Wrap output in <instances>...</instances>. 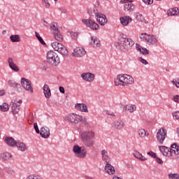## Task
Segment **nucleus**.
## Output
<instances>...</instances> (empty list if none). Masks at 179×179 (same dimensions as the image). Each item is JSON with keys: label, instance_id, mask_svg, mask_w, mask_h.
<instances>
[{"label": "nucleus", "instance_id": "f257e3e1", "mask_svg": "<svg viewBox=\"0 0 179 179\" xmlns=\"http://www.w3.org/2000/svg\"><path fill=\"white\" fill-rule=\"evenodd\" d=\"M96 136V134L93 130H87L84 131L80 134L81 141L83 142V145L85 146V148H93L94 145H96V141L94 139Z\"/></svg>", "mask_w": 179, "mask_h": 179}, {"label": "nucleus", "instance_id": "f03ea898", "mask_svg": "<svg viewBox=\"0 0 179 179\" xmlns=\"http://www.w3.org/2000/svg\"><path fill=\"white\" fill-rule=\"evenodd\" d=\"M115 86H128L134 83V78L128 74H120L114 80Z\"/></svg>", "mask_w": 179, "mask_h": 179}, {"label": "nucleus", "instance_id": "7ed1b4c3", "mask_svg": "<svg viewBox=\"0 0 179 179\" xmlns=\"http://www.w3.org/2000/svg\"><path fill=\"white\" fill-rule=\"evenodd\" d=\"M46 62L49 64V65H52V66H58L61 60L55 52L50 50L47 52Z\"/></svg>", "mask_w": 179, "mask_h": 179}, {"label": "nucleus", "instance_id": "20e7f679", "mask_svg": "<svg viewBox=\"0 0 179 179\" xmlns=\"http://www.w3.org/2000/svg\"><path fill=\"white\" fill-rule=\"evenodd\" d=\"M93 12H95L94 9L88 10L90 17L89 19H83L82 22L87 27H90V29H92V30H99V24L92 20Z\"/></svg>", "mask_w": 179, "mask_h": 179}, {"label": "nucleus", "instance_id": "39448f33", "mask_svg": "<svg viewBox=\"0 0 179 179\" xmlns=\"http://www.w3.org/2000/svg\"><path fill=\"white\" fill-rule=\"evenodd\" d=\"M73 152L78 159H85L87 155V150L85 147H80L78 145H75L73 147Z\"/></svg>", "mask_w": 179, "mask_h": 179}, {"label": "nucleus", "instance_id": "423d86ee", "mask_svg": "<svg viewBox=\"0 0 179 179\" xmlns=\"http://www.w3.org/2000/svg\"><path fill=\"white\" fill-rule=\"evenodd\" d=\"M64 120L67 122H71V124H79V122H81L82 120H83V117L75 113H71L66 115Z\"/></svg>", "mask_w": 179, "mask_h": 179}, {"label": "nucleus", "instance_id": "0eeeda50", "mask_svg": "<svg viewBox=\"0 0 179 179\" xmlns=\"http://www.w3.org/2000/svg\"><path fill=\"white\" fill-rule=\"evenodd\" d=\"M119 44L124 48H129L135 44V42L131 38L121 37L119 39Z\"/></svg>", "mask_w": 179, "mask_h": 179}, {"label": "nucleus", "instance_id": "6e6552de", "mask_svg": "<svg viewBox=\"0 0 179 179\" xmlns=\"http://www.w3.org/2000/svg\"><path fill=\"white\" fill-rule=\"evenodd\" d=\"M167 136V131L164 128L159 129L157 133V141L159 145H163Z\"/></svg>", "mask_w": 179, "mask_h": 179}, {"label": "nucleus", "instance_id": "1a4fd4ad", "mask_svg": "<svg viewBox=\"0 0 179 179\" xmlns=\"http://www.w3.org/2000/svg\"><path fill=\"white\" fill-rule=\"evenodd\" d=\"M21 86L27 92H29V93H33V87H31V81L30 80L25 78H22Z\"/></svg>", "mask_w": 179, "mask_h": 179}, {"label": "nucleus", "instance_id": "9d476101", "mask_svg": "<svg viewBox=\"0 0 179 179\" xmlns=\"http://www.w3.org/2000/svg\"><path fill=\"white\" fill-rule=\"evenodd\" d=\"M120 3H125L124 9V10H127V12H133L135 9V6L132 3V0H121Z\"/></svg>", "mask_w": 179, "mask_h": 179}, {"label": "nucleus", "instance_id": "9b49d317", "mask_svg": "<svg viewBox=\"0 0 179 179\" xmlns=\"http://www.w3.org/2000/svg\"><path fill=\"white\" fill-rule=\"evenodd\" d=\"M94 15H96V20L99 22V24L101 26H104L105 24H107V17L106 15L101 14L100 13H94L93 12Z\"/></svg>", "mask_w": 179, "mask_h": 179}, {"label": "nucleus", "instance_id": "f8f14e48", "mask_svg": "<svg viewBox=\"0 0 179 179\" xmlns=\"http://www.w3.org/2000/svg\"><path fill=\"white\" fill-rule=\"evenodd\" d=\"M39 134L41 138H44V139H47L50 138V129L47 126H44L41 128V131Z\"/></svg>", "mask_w": 179, "mask_h": 179}, {"label": "nucleus", "instance_id": "ddd939ff", "mask_svg": "<svg viewBox=\"0 0 179 179\" xmlns=\"http://www.w3.org/2000/svg\"><path fill=\"white\" fill-rule=\"evenodd\" d=\"M86 50H85L83 48H76L74 49L73 55V57H76L77 58L83 57V55H85Z\"/></svg>", "mask_w": 179, "mask_h": 179}, {"label": "nucleus", "instance_id": "4468645a", "mask_svg": "<svg viewBox=\"0 0 179 179\" xmlns=\"http://www.w3.org/2000/svg\"><path fill=\"white\" fill-rule=\"evenodd\" d=\"M10 107L13 114H17L20 111V105L17 104V101H12Z\"/></svg>", "mask_w": 179, "mask_h": 179}, {"label": "nucleus", "instance_id": "2eb2a0df", "mask_svg": "<svg viewBox=\"0 0 179 179\" xmlns=\"http://www.w3.org/2000/svg\"><path fill=\"white\" fill-rule=\"evenodd\" d=\"M81 78L86 82H93L94 80V74L92 73H84L81 75Z\"/></svg>", "mask_w": 179, "mask_h": 179}, {"label": "nucleus", "instance_id": "dca6fc26", "mask_svg": "<svg viewBox=\"0 0 179 179\" xmlns=\"http://www.w3.org/2000/svg\"><path fill=\"white\" fill-rule=\"evenodd\" d=\"M8 63L10 69H12L15 72H19V67H17V65H16V64H15V62H13V58L8 57Z\"/></svg>", "mask_w": 179, "mask_h": 179}, {"label": "nucleus", "instance_id": "f3484780", "mask_svg": "<svg viewBox=\"0 0 179 179\" xmlns=\"http://www.w3.org/2000/svg\"><path fill=\"white\" fill-rule=\"evenodd\" d=\"M8 85L10 87H15V89H17V91L22 92V87H20V84L16 83L13 80H10L8 81Z\"/></svg>", "mask_w": 179, "mask_h": 179}, {"label": "nucleus", "instance_id": "a211bd4d", "mask_svg": "<svg viewBox=\"0 0 179 179\" xmlns=\"http://www.w3.org/2000/svg\"><path fill=\"white\" fill-rule=\"evenodd\" d=\"M5 142L8 146H10L11 148L16 146V144L17 143V141H16L15 139L12 137H6Z\"/></svg>", "mask_w": 179, "mask_h": 179}, {"label": "nucleus", "instance_id": "6ab92c4d", "mask_svg": "<svg viewBox=\"0 0 179 179\" xmlns=\"http://www.w3.org/2000/svg\"><path fill=\"white\" fill-rule=\"evenodd\" d=\"M105 171L110 176L115 174V169H114V166H111L109 163H106L105 166Z\"/></svg>", "mask_w": 179, "mask_h": 179}, {"label": "nucleus", "instance_id": "aec40b11", "mask_svg": "<svg viewBox=\"0 0 179 179\" xmlns=\"http://www.w3.org/2000/svg\"><path fill=\"white\" fill-rule=\"evenodd\" d=\"M43 90L45 97L46 99H50V97H51V90L50 89V86H48L47 84H45L43 85Z\"/></svg>", "mask_w": 179, "mask_h": 179}, {"label": "nucleus", "instance_id": "412c9836", "mask_svg": "<svg viewBox=\"0 0 179 179\" xmlns=\"http://www.w3.org/2000/svg\"><path fill=\"white\" fill-rule=\"evenodd\" d=\"M75 108L78 111H82L83 113H87V106L85 103H76Z\"/></svg>", "mask_w": 179, "mask_h": 179}, {"label": "nucleus", "instance_id": "4be33fe9", "mask_svg": "<svg viewBox=\"0 0 179 179\" xmlns=\"http://www.w3.org/2000/svg\"><path fill=\"white\" fill-rule=\"evenodd\" d=\"M120 20L122 26H128V24L132 22V19H131L129 16L121 17Z\"/></svg>", "mask_w": 179, "mask_h": 179}, {"label": "nucleus", "instance_id": "5701e85b", "mask_svg": "<svg viewBox=\"0 0 179 179\" xmlns=\"http://www.w3.org/2000/svg\"><path fill=\"white\" fill-rule=\"evenodd\" d=\"M136 48L137 51H139L141 54H143V55H149V50L145 48H142V46L138 43L136 44Z\"/></svg>", "mask_w": 179, "mask_h": 179}, {"label": "nucleus", "instance_id": "b1692460", "mask_svg": "<svg viewBox=\"0 0 179 179\" xmlns=\"http://www.w3.org/2000/svg\"><path fill=\"white\" fill-rule=\"evenodd\" d=\"M57 52H59V54H61V55H62L63 57H68V55H69L68 49H66V47H65V45H64L60 47V48L57 50Z\"/></svg>", "mask_w": 179, "mask_h": 179}, {"label": "nucleus", "instance_id": "393cba45", "mask_svg": "<svg viewBox=\"0 0 179 179\" xmlns=\"http://www.w3.org/2000/svg\"><path fill=\"white\" fill-rule=\"evenodd\" d=\"M15 146H17L18 150H20L21 152H26V150H27V147L26 146V144L20 141H17V144H15Z\"/></svg>", "mask_w": 179, "mask_h": 179}, {"label": "nucleus", "instance_id": "a878e982", "mask_svg": "<svg viewBox=\"0 0 179 179\" xmlns=\"http://www.w3.org/2000/svg\"><path fill=\"white\" fill-rule=\"evenodd\" d=\"M124 122L116 120L113 123V128L117 130L122 129V128H124Z\"/></svg>", "mask_w": 179, "mask_h": 179}, {"label": "nucleus", "instance_id": "bb28decb", "mask_svg": "<svg viewBox=\"0 0 179 179\" xmlns=\"http://www.w3.org/2000/svg\"><path fill=\"white\" fill-rule=\"evenodd\" d=\"M168 16H176L179 15L178 8H173L168 10Z\"/></svg>", "mask_w": 179, "mask_h": 179}, {"label": "nucleus", "instance_id": "cd10ccee", "mask_svg": "<svg viewBox=\"0 0 179 179\" xmlns=\"http://www.w3.org/2000/svg\"><path fill=\"white\" fill-rule=\"evenodd\" d=\"M147 43L148 44H150L151 45H154V44H156L157 43V38L155 37L153 35H148V38L147 39Z\"/></svg>", "mask_w": 179, "mask_h": 179}, {"label": "nucleus", "instance_id": "c85d7f7f", "mask_svg": "<svg viewBox=\"0 0 179 179\" xmlns=\"http://www.w3.org/2000/svg\"><path fill=\"white\" fill-rule=\"evenodd\" d=\"M54 38L57 40V41L62 42L64 41V37L59 31H55L53 34Z\"/></svg>", "mask_w": 179, "mask_h": 179}, {"label": "nucleus", "instance_id": "c756f323", "mask_svg": "<svg viewBox=\"0 0 179 179\" xmlns=\"http://www.w3.org/2000/svg\"><path fill=\"white\" fill-rule=\"evenodd\" d=\"M159 150L161 152V153L163 155V156H168L169 157V148L164 146V145H159Z\"/></svg>", "mask_w": 179, "mask_h": 179}, {"label": "nucleus", "instance_id": "7c9ffc66", "mask_svg": "<svg viewBox=\"0 0 179 179\" xmlns=\"http://www.w3.org/2000/svg\"><path fill=\"white\" fill-rule=\"evenodd\" d=\"M90 44L94 45V47H100V40L96 36H92Z\"/></svg>", "mask_w": 179, "mask_h": 179}, {"label": "nucleus", "instance_id": "2f4dec72", "mask_svg": "<svg viewBox=\"0 0 179 179\" xmlns=\"http://www.w3.org/2000/svg\"><path fill=\"white\" fill-rule=\"evenodd\" d=\"M133 155L136 159H138V160H141V162H145V160H146V158L138 151H134Z\"/></svg>", "mask_w": 179, "mask_h": 179}, {"label": "nucleus", "instance_id": "473e14b6", "mask_svg": "<svg viewBox=\"0 0 179 179\" xmlns=\"http://www.w3.org/2000/svg\"><path fill=\"white\" fill-rule=\"evenodd\" d=\"M0 159L2 160H10L12 159V154L9 152H3L0 154Z\"/></svg>", "mask_w": 179, "mask_h": 179}, {"label": "nucleus", "instance_id": "72a5a7b5", "mask_svg": "<svg viewBox=\"0 0 179 179\" xmlns=\"http://www.w3.org/2000/svg\"><path fill=\"white\" fill-rule=\"evenodd\" d=\"M123 110H124L125 111L128 110L129 113H134V111L136 110V106H135V105H130L129 106L125 105L123 108Z\"/></svg>", "mask_w": 179, "mask_h": 179}, {"label": "nucleus", "instance_id": "f704fd0d", "mask_svg": "<svg viewBox=\"0 0 179 179\" xmlns=\"http://www.w3.org/2000/svg\"><path fill=\"white\" fill-rule=\"evenodd\" d=\"M62 44L61 43H58V42H53L51 43V46L52 47L53 50H55V51H58L60 48V47H62Z\"/></svg>", "mask_w": 179, "mask_h": 179}, {"label": "nucleus", "instance_id": "c9c22d12", "mask_svg": "<svg viewBox=\"0 0 179 179\" xmlns=\"http://www.w3.org/2000/svg\"><path fill=\"white\" fill-rule=\"evenodd\" d=\"M10 40L12 43H19V41H20V36H19V35H11Z\"/></svg>", "mask_w": 179, "mask_h": 179}, {"label": "nucleus", "instance_id": "e433bc0d", "mask_svg": "<svg viewBox=\"0 0 179 179\" xmlns=\"http://www.w3.org/2000/svg\"><path fill=\"white\" fill-rule=\"evenodd\" d=\"M57 22H52L50 24V30L51 31H52L53 34L54 33H55V31H59V30H58V27H57Z\"/></svg>", "mask_w": 179, "mask_h": 179}, {"label": "nucleus", "instance_id": "4c0bfd02", "mask_svg": "<svg viewBox=\"0 0 179 179\" xmlns=\"http://www.w3.org/2000/svg\"><path fill=\"white\" fill-rule=\"evenodd\" d=\"M171 148L173 150V155H179V146L177 143H173L172 145H171Z\"/></svg>", "mask_w": 179, "mask_h": 179}, {"label": "nucleus", "instance_id": "58836bf2", "mask_svg": "<svg viewBox=\"0 0 179 179\" xmlns=\"http://www.w3.org/2000/svg\"><path fill=\"white\" fill-rule=\"evenodd\" d=\"M9 110V105L6 103H3L2 105H0V110L5 112Z\"/></svg>", "mask_w": 179, "mask_h": 179}, {"label": "nucleus", "instance_id": "ea45409f", "mask_svg": "<svg viewBox=\"0 0 179 179\" xmlns=\"http://www.w3.org/2000/svg\"><path fill=\"white\" fill-rule=\"evenodd\" d=\"M136 19L138 22H145V17H143V15H142V14H141L139 13H136Z\"/></svg>", "mask_w": 179, "mask_h": 179}, {"label": "nucleus", "instance_id": "a19ab883", "mask_svg": "<svg viewBox=\"0 0 179 179\" xmlns=\"http://www.w3.org/2000/svg\"><path fill=\"white\" fill-rule=\"evenodd\" d=\"M35 36L36 38H38V41H40L41 44H42L43 45H45V42H44V40H43V38L40 36V34H38V32L36 31Z\"/></svg>", "mask_w": 179, "mask_h": 179}, {"label": "nucleus", "instance_id": "79ce46f5", "mask_svg": "<svg viewBox=\"0 0 179 179\" xmlns=\"http://www.w3.org/2000/svg\"><path fill=\"white\" fill-rule=\"evenodd\" d=\"M148 37H149V34H148L146 33L141 34V36H140V38L143 41H148Z\"/></svg>", "mask_w": 179, "mask_h": 179}, {"label": "nucleus", "instance_id": "37998d69", "mask_svg": "<svg viewBox=\"0 0 179 179\" xmlns=\"http://www.w3.org/2000/svg\"><path fill=\"white\" fill-rule=\"evenodd\" d=\"M138 135L141 138H145L146 136V131L143 129H141L138 130Z\"/></svg>", "mask_w": 179, "mask_h": 179}, {"label": "nucleus", "instance_id": "c03bdc74", "mask_svg": "<svg viewBox=\"0 0 179 179\" xmlns=\"http://www.w3.org/2000/svg\"><path fill=\"white\" fill-rule=\"evenodd\" d=\"M169 178L170 179H179V175L176 173L169 174Z\"/></svg>", "mask_w": 179, "mask_h": 179}, {"label": "nucleus", "instance_id": "a18cd8bd", "mask_svg": "<svg viewBox=\"0 0 179 179\" xmlns=\"http://www.w3.org/2000/svg\"><path fill=\"white\" fill-rule=\"evenodd\" d=\"M71 34V38H73V40H76V38H78V34L77 32H71L70 33Z\"/></svg>", "mask_w": 179, "mask_h": 179}, {"label": "nucleus", "instance_id": "49530a36", "mask_svg": "<svg viewBox=\"0 0 179 179\" xmlns=\"http://www.w3.org/2000/svg\"><path fill=\"white\" fill-rule=\"evenodd\" d=\"M101 155H102V158H103V159H106V157H108V152H107L106 150H103L101 151Z\"/></svg>", "mask_w": 179, "mask_h": 179}, {"label": "nucleus", "instance_id": "de8ad7c7", "mask_svg": "<svg viewBox=\"0 0 179 179\" xmlns=\"http://www.w3.org/2000/svg\"><path fill=\"white\" fill-rule=\"evenodd\" d=\"M172 115L176 120H179V110L173 112Z\"/></svg>", "mask_w": 179, "mask_h": 179}, {"label": "nucleus", "instance_id": "09e8293b", "mask_svg": "<svg viewBox=\"0 0 179 179\" xmlns=\"http://www.w3.org/2000/svg\"><path fill=\"white\" fill-rule=\"evenodd\" d=\"M5 171H6V173L10 174L11 176H13V174H15V171H13L11 168H6Z\"/></svg>", "mask_w": 179, "mask_h": 179}, {"label": "nucleus", "instance_id": "8fccbe9b", "mask_svg": "<svg viewBox=\"0 0 179 179\" xmlns=\"http://www.w3.org/2000/svg\"><path fill=\"white\" fill-rule=\"evenodd\" d=\"M27 179H43L39 176L31 175L27 177Z\"/></svg>", "mask_w": 179, "mask_h": 179}, {"label": "nucleus", "instance_id": "3c124183", "mask_svg": "<svg viewBox=\"0 0 179 179\" xmlns=\"http://www.w3.org/2000/svg\"><path fill=\"white\" fill-rule=\"evenodd\" d=\"M138 60L141 62L143 65H148V61L146 59L142 58V57H138Z\"/></svg>", "mask_w": 179, "mask_h": 179}, {"label": "nucleus", "instance_id": "603ef678", "mask_svg": "<svg viewBox=\"0 0 179 179\" xmlns=\"http://www.w3.org/2000/svg\"><path fill=\"white\" fill-rule=\"evenodd\" d=\"M172 100L175 101V103H179V95H173Z\"/></svg>", "mask_w": 179, "mask_h": 179}, {"label": "nucleus", "instance_id": "864d4df0", "mask_svg": "<svg viewBox=\"0 0 179 179\" xmlns=\"http://www.w3.org/2000/svg\"><path fill=\"white\" fill-rule=\"evenodd\" d=\"M34 128L36 132V134H40V129H38V125H37V123H34Z\"/></svg>", "mask_w": 179, "mask_h": 179}, {"label": "nucleus", "instance_id": "5fc2aeb1", "mask_svg": "<svg viewBox=\"0 0 179 179\" xmlns=\"http://www.w3.org/2000/svg\"><path fill=\"white\" fill-rule=\"evenodd\" d=\"M148 156H150L151 157H153V159H156L157 157L156 156V153L150 151L148 152Z\"/></svg>", "mask_w": 179, "mask_h": 179}, {"label": "nucleus", "instance_id": "6e6d98bb", "mask_svg": "<svg viewBox=\"0 0 179 179\" xmlns=\"http://www.w3.org/2000/svg\"><path fill=\"white\" fill-rule=\"evenodd\" d=\"M42 2H44L45 6L47 9L50 8V2H48V0H42Z\"/></svg>", "mask_w": 179, "mask_h": 179}, {"label": "nucleus", "instance_id": "4d7b16f0", "mask_svg": "<svg viewBox=\"0 0 179 179\" xmlns=\"http://www.w3.org/2000/svg\"><path fill=\"white\" fill-rule=\"evenodd\" d=\"M143 2L146 5H152V3H153V0H143Z\"/></svg>", "mask_w": 179, "mask_h": 179}, {"label": "nucleus", "instance_id": "13d9d810", "mask_svg": "<svg viewBox=\"0 0 179 179\" xmlns=\"http://www.w3.org/2000/svg\"><path fill=\"white\" fill-rule=\"evenodd\" d=\"M155 159L158 164H163V160H162V159L159 158L158 157H155Z\"/></svg>", "mask_w": 179, "mask_h": 179}, {"label": "nucleus", "instance_id": "bf43d9fd", "mask_svg": "<svg viewBox=\"0 0 179 179\" xmlns=\"http://www.w3.org/2000/svg\"><path fill=\"white\" fill-rule=\"evenodd\" d=\"M174 150H176L173 149V148L171 147V149L169 152V157H170L171 156H173V153H174Z\"/></svg>", "mask_w": 179, "mask_h": 179}, {"label": "nucleus", "instance_id": "052dcab7", "mask_svg": "<svg viewBox=\"0 0 179 179\" xmlns=\"http://www.w3.org/2000/svg\"><path fill=\"white\" fill-rule=\"evenodd\" d=\"M59 92L60 93L64 94L65 93V89L64 88V87H59Z\"/></svg>", "mask_w": 179, "mask_h": 179}, {"label": "nucleus", "instance_id": "680f3d73", "mask_svg": "<svg viewBox=\"0 0 179 179\" xmlns=\"http://www.w3.org/2000/svg\"><path fill=\"white\" fill-rule=\"evenodd\" d=\"M173 85H174L176 87H179L178 85H177V82H176V79L171 81Z\"/></svg>", "mask_w": 179, "mask_h": 179}, {"label": "nucleus", "instance_id": "e2e57ef3", "mask_svg": "<svg viewBox=\"0 0 179 179\" xmlns=\"http://www.w3.org/2000/svg\"><path fill=\"white\" fill-rule=\"evenodd\" d=\"M3 94H5V90H0V96H3Z\"/></svg>", "mask_w": 179, "mask_h": 179}, {"label": "nucleus", "instance_id": "0e129e2a", "mask_svg": "<svg viewBox=\"0 0 179 179\" xmlns=\"http://www.w3.org/2000/svg\"><path fill=\"white\" fill-rule=\"evenodd\" d=\"M59 10H61V12L62 13H65L66 12V10L65 9V8H59Z\"/></svg>", "mask_w": 179, "mask_h": 179}, {"label": "nucleus", "instance_id": "69168bd1", "mask_svg": "<svg viewBox=\"0 0 179 179\" xmlns=\"http://www.w3.org/2000/svg\"><path fill=\"white\" fill-rule=\"evenodd\" d=\"M43 22H44L43 26L48 27V22H47V21H45V20H44Z\"/></svg>", "mask_w": 179, "mask_h": 179}, {"label": "nucleus", "instance_id": "338daca9", "mask_svg": "<svg viewBox=\"0 0 179 179\" xmlns=\"http://www.w3.org/2000/svg\"><path fill=\"white\" fill-rule=\"evenodd\" d=\"M17 104H18V106H20V104H22V100H18L17 101Z\"/></svg>", "mask_w": 179, "mask_h": 179}, {"label": "nucleus", "instance_id": "774afa93", "mask_svg": "<svg viewBox=\"0 0 179 179\" xmlns=\"http://www.w3.org/2000/svg\"><path fill=\"white\" fill-rule=\"evenodd\" d=\"M2 34H6V30H3L2 31Z\"/></svg>", "mask_w": 179, "mask_h": 179}]
</instances>
